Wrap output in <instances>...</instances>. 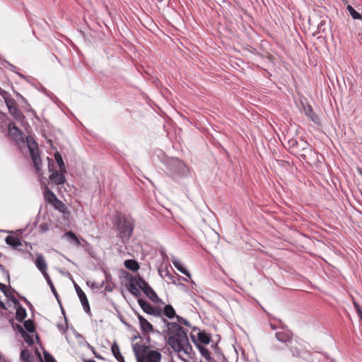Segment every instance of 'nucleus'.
Returning <instances> with one entry per match:
<instances>
[{
  "label": "nucleus",
  "mask_w": 362,
  "mask_h": 362,
  "mask_svg": "<svg viewBox=\"0 0 362 362\" xmlns=\"http://www.w3.org/2000/svg\"><path fill=\"white\" fill-rule=\"evenodd\" d=\"M45 199L49 203L53 204L54 202L58 198L50 189H47L45 191Z\"/></svg>",
  "instance_id": "33"
},
{
  "label": "nucleus",
  "mask_w": 362,
  "mask_h": 362,
  "mask_svg": "<svg viewBox=\"0 0 362 362\" xmlns=\"http://www.w3.org/2000/svg\"><path fill=\"white\" fill-rule=\"evenodd\" d=\"M74 288L76 289L78 297L79 298L80 301L83 305L84 311L86 313L89 314L90 313V308L89 303H88V298H87L85 293L82 291V289L80 288V286L76 284H74Z\"/></svg>",
  "instance_id": "7"
},
{
  "label": "nucleus",
  "mask_w": 362,
  "mask_h": 362,
  "mask_svg": "<svg viewBox=\"0 0 362 362\" xmlns=\"http://www.w3.org/2000/svg\"><path fill=\"white\" fill-rule=\"evenodd\" d=\"M298 141H297L296 139H290V140L288 141V145H289V146H290V147H291V148H293V147H295V146H298Z\"/></svg>",
  "instance_id": "45"
},
{
  "label": "nucleus",
  "mask_w": 362,
  "mask_h": 362,
  "mask_svg": "<svg viewBox=\"0 0 362 362\" xmlns=\"http://www.w3.org/2000/svg\"><path fill=\"white\" fill-rule=\"evenodd\" d=\"M40 230L42 232H46L49 229V226L47 223H42L40 226Z\"/></svg>",
  "instance_id": "43"
},
{
  "label": "nucleus",
  "mask_w": 362,
  "mask_h": 362,
  "mask_svg": "<svg viewBox=\"0 0 362 362\" xmlns=\"http://www.w3.org/2000/svg\"><path fill=\"white\" fill-rule=\"evenodd\" d=\"M138 303L139 306L141 308L144 312L149 315H157V311L156 309L147 301L144 299L139 298Z\"/></svg>",
  "instance_id": "13"
},
{
  "label": "nucleus",
  "mask_w": 362,
  "mask_h": 362,
  "mask_svg": "<svg viewBox=\"0 0 362 362\" xmlns=\"http://www.w3.org/2000/svg\"><path fill=\"white\" fill-rule=\"evenodd\" d=\"M95 356H96L97 358H100V356H99V355H95Z\"/></svg>",
  "instance_id": "56"
},
{
  "label": "nucleus",
  "mask_w": 362,
  "mask_h": 362,
  "mask_svg": "<svg viewBox=\"0 0 362 362\" xmlns=\"http://www.w3.org/2000/svg\"><path fill=\"white\" fill-rule=\"evenodd\" d=\"M169 165L172 174L175 176L182 177L186 175L188 173L187 167L178 158H173Z\"/></svg>",
  "instance_id": "4"
},
{
  "label": "nucleus",
  "mask_w": 362,
  "mask_h": 362,
  "mask_svg": "<svg viewBox=\"0 0 362 362\" xmlns=\"http://www.w3.org/2000/svg\"><path fill=\"white\" fill-rule=\"evenodd\" d=\"M111 351L115 358L118 362H125L124 357L120 353L119 347L116 342H114L111 346Z\"/></svg>",
  "instance_id": "21"
},
{
  "label": "nucleus",
  "mask_w": 362,
  "mask_h": 362,
  "mask_svg": "<svg viewBox=\"0 0 362 362\" xmlns=\"http://www.w3.org/2000/svg\"><path fill=\"white\" fill-rule=\"evenodd\" d=\"M70 243L75 244L76 245H80V241L77 236L72 232L68 231L64 235Z\"/></svg>",
  "instance_id": "30"
},
{
  "label": "nucleus",
  "mask_w": 362,
  "mask_h": 362,
  "mask_svg": "<svg viewBox=\"0 0 362 362\" xmlns=\"http://www.w3.org/2000/svg\"><path fill=\"white\" fill-rule=\"evenodd\" d=\"M303 111L305 115L310 119L314 123L317 124L319 122V118L313 112V108L310 105H307L303 107Z\"/></svg>",
  "instance_id": "17"
},
{
  "label": "nucleus",
  "mask_w": 362,
  "mask_h": 362,
  "mask_svg": "<svg viewBox=\"0 0 362 362\" xmlns=\"http://www.w3.org/2000/svg\"><path fill=\"white\" fill-rule=\"evenodd\" d=\"M153 159H158L162 163L166 162V156L165 153L161 150H157L153 153Z\"/></svg>",
  "instance_id": "34"
},
{
  "label": "nucleus",
  "mask_w": 362,
  "mask_h": 362,
  "mask_svg": "<svg viewBox=\"0 0 362 362\" xmlns=\"http://www.w3.org/2000/svg\"><path fill=\"white\" fill-rule=\"evenodd\" d=\"M44 358L45 362H56L54 357L47 352L44 353Z\"/></svg>",
  "instance_id": "40"
},
{
  "label": "nucleus",
  "mask_w": 362,
  "mask_h": 362,
  "mask_svg": "<svg viewBox=\"0 0 362 362\" xmlns=\"http://www.w3.org/2000/svg\"><path fill=\"white\" fill-rule=\"evenodd\" d=\"M86 362H95L94 360H88V361H86Z\"/></svg>",
  "instance_id": "53"
},
{
  "label": "nucleus",
  "mask_w": 362,
  "mask_h": 362,
  "mask_svg": "<svg viewBox=\"0 0 362 362\" xmlns=\"http://www.w3.org/2000/svg\"><path fill=\"white\" fill-rule=\"evenodd\" d=\"M163 314L169 319H173L177 315L175 311L171 305H166L163 308Z\"/></svg>",
  "instance_id": "29"
},
{
  "label": "nucleus",
  "mask_w": 362,
  "mask_h": 362,
  "mask_svg": "<svg viewBox=\"0 0 362 362\" xmlns=\"http://www.w3.org/2000/svg\"><path fill=\"white\" fill-rule=\"evenodd\" d=\"M138 338H140V336L138 334V335H135L133 338V339H136Z\"/></svg>",
  "instance_id": "51"
},
{
  "label": "nucleus",
  "mask_w": 362,
  "mask_h": 362,
  "mask_svg": "<svg viewBox=\"0 0 362 362\" xmlns=\"http://www.w3.org/2000/svg\"><path fill=\"white\" fill-rule=\"evenodd\" d=\"M211 348H213L215 350L216 352L218 351L217 345L212 344L211 345Z\"/></svg>",
  "instance_id": "49"
},
{
  "label": "nucleus",
  "mask_w": 362,
  "mask_h": 362,
  "mask_svg": "<svg viewBox=\"0 0 362 362\" xmlns=\"http://www.w3.org/2000/svg\"><path fill=\"white\" fill-rule=\"evenodd\" d=\"M143 292L151 301L156 303L159 300L158 295L149 285L143 290Z\"/></svg>",
  "instance_id": "18"
},
{
  "label": "nucleus",
  "mask_w": 362,
  "mask_h": 362,
  "mask_svg": "<svg viewBox=\"0 0 362 362\" xmlns=\"http://www.w3.org/2000/svg\"><path fill=\"white\" fill-rule=\"evenodd\" d=\"M0 267L2 269V268H3V266L0 264Z\"/></svg>",
  "instance_id": "58"
},
{
  "label": "nucleus",
  "mask_w": 362,
  "mask_h": 362,
  "mask_svg": "<svg viewBox=\"0 0 362 362\" xmlns=\"http://www.w3.org/2000/svg\"><path fill=\"white\" fill-rule=\"evenodd\" d=\"M35 265L37 268L41 272L44 277H45L46 274H48L46 272L47 269V264L46 263L45 258L41 254L37 255Z\"/></svg>",
  "instance_id": "12"
},
{
  "label": "nucleus",
  "mask_w": 362,
  "mask_h": 362,
  "mask_svg": "<svg viewBox=\"0 0 362 362\" xmlns=\"http://www.w3.org/2000/svg\"><path fill=\"white\" fill-rule=\"evenodd\" d=\"M168 344L177 353L183 352L191 356L192 347L189 344L187 332L175 322H167Z\"/></svg>",
  "instance_id": "1"
},
{
  "label": "nucleus",
  "mask_w": 362,
  "mask_h": 362,
  "mask_svg": "<svg viewBox=\"0 0 362 362\" xmlns=\"http://www.w3.org/2000/svg\"><path fill=\"white\" fill-rule=\"evenodd\" d=\"M275 336L278 341L284 343L286 346H288V344H293V341L291 340V335L289 332H287V331L277 332H276Z\"/></svg>",
  "instance_id": "10"
},
{
  "label": "nucleus",
  "mask_w": 362,
  "mask_h": 362,
  "mask_svg": "<svg viewBox=\"0 0 362 362\" xmlns=\"http://www.w3.org/2000/svg\"><path fill=\"white\" fill-rule=\"evenodd\" d=\"M130 280L136 284L141 290L145 289L149 284L140 276L130 278Z\"/></svg>",
  "instance_id": "22"
},
{
  "label": "nucleus",
  "mask_w": 362,
  "mask_h": 362,
  "mask_svg": "<svg viewBox=\"0 0 362 362\" xmlns=\"http://www.w3.org/2000/svg\"><path fill=\"white\" fill-rule=\"evenodd\" d=\"M54 158L62 171L66 172L62 156L59 152L55 153Z\"/></svg>",
  "instance_id": "31"
},
{
  "label": "nucleus",
  "mask_w": 362,
  "mask_h": 362,
  "mask_svg": "<svg viewBox=\"0 0 362 362\" xmlns=\"http://www.w3.org/2000/svg\"><path fill=\"white\" fill-rule=\"evenodd\" d=\"M360 173H361V175H362V170H360Z\"/></svg>",
  "instance_id": "57"
},
{
  "label": "nucleus",
  "mask_w": 362,
  "mask_h": 362,
  "mask_svg": "<svg viewBox=\"0 0 362 362\" xmlns=\"http://www.w3.org/2000/svg\"><path fill=\"white\" fill-rule=\"evenodd\" d=\"M128 291L134 296L139 297L141 295L139 288L134 284L132 281L129 279V283L127 285Z\"/></svg>",
  "instance_id": "27"
},
{
  "label": "nucleus",
  "mask_w": 362,
  "mask_h": 362,
  "mask_svg": "<svg viewBox=\"0 0 362 362\" xmlns=\"http://www.w3.org/2000/svg\"><path fill=\"white\" fill-rule=\"evenodd\" d=\"M176 318H177V320L178 322H180V323H181V324H183V325H185V326H189V322H188L186 319H185V318H183V317H180V316H179V315H177V316H176Z\"/></svg>",
  "instance_id": "42"
},
{
  "label": "nucleus",
  "mask_w": 362,
  "mask_h": 362,
  "mask_svg": "<svg viewBox=\"0 0 362 362\" xmlns=\"http://www.w3.org/2000/svg\"><path fill=\"white\" fill-rule=\"evenodd\" d=\"M355 305L356 307L357 313H358V315L360 317L361 315V314H362V309L359 307L358 305L355 304Z\"/></svg>",
  "instance_id": "46"
},
{
  "label": "nucleus",
  "mask_w": 362,
  "mask_h": 362,
  "mask_svg": "<svg viewBox=\"0 0 362 362\" xmlns=\"http://www.w3.org/2000/svg\"><path fill=\"white\" fill-rule=\"evenodd\" d=\"M190 337L196 346L197 344L199 346L207 345L211 341V335L209 333L197 328L194 329L193 333L191 334Z\"/></svg>",
  "instance_id": "3"
},
{
  "label": "nucleus",
  "mask_w": 362,
  "mask_h": 362,
  "mask_svg": "<svg viewBox=\"0 0 362 362\" xmlns=\"http://www.w3.org/2000/svg\"><path fill=\"white\" fill-rule=\"evenodd\" d=\"M26 255L29 258H33V254L30 252H28Z\"/></svg>",
  "instance_id": "50"
},
{
  "label": "nucleus",
  "mask_w": 362,
  "mask_h": 362,
  "mask_svg": "<svg viewBox=\"0 0 362 362\" xmlns=\"http://www.w3.org/2000/svg\"><path fill=\"white\" fill-rule=\"evenodd\" d=\"M66 172L62 171L61 169L59 170H54L49 175L50 180L56 184V185H62L64 184L66 181V178L64 175V173Z\"/></svg>",
  "instance_id": "9"
},
{
  "label": "nucleus",
  "mask_w": 362,
  "mask_h": 362,
  "mask_svg": "<svg viewBox=\"0 0 362 362\" xmlns=\"http://www.w3.org/2000/svg\"><path fill=\"white\" fill-rule=\"evenodd\" d=\"M21 358L22 362H31L30 358V352L28 350L23 349L21 352Z\"/></svg>",
  "instance_id": "38"
},
{
  "label": "nucleus",
  "mask_w": 362,
  "mask_h": 362,
  "mask_svg": "<svg viewBox=\"0 0 362 362\" xmlns=\"http://www.w3.org/2000/svg\"><path fill=\"white\" fill-rule=\"evenodd\" d=\"M6 289H7L6 286L5 284H3L0 283V290L2 292H4Z\"/></svg>",
  "instance_id": "47"
},
{
  "label": "nucleus",
  "mask_w": 362,
  "mask_h": 362,
  "mask_svg": "<svg viewBox=\"0 0 362 362\" xmlns=\"http://www.w3.org/2000/svg\"><path fill=\"white\" fill-rule=\"evenodd\" d=\"M7 279H8V280L9 281L10 277H9V274H8V272H7Z\"/></svg>",
  "instance_id": "54"
},
{
  "label": "nucleus",
  "mask_w": 362,
  "mask_h": 362,
  "mask_svg": "<svg viewBox=\"0 0 362 362\" xmlns=\"http://www.w3.org/2000/svg\"><path fill=\"white\" fill-rule=\"evenodd\" d=\"M17 327L18 329L19 332L21 333L22 335L23 336L25 342L30 345L33 344L34 343L33 337L26 334L23 328L21 325H18Z\"/></svg>",
  "instance_id": "32"
},
{
  "label": "nucleus",
  "mask_w": 362,
  "mask_h": 362,
  "mask_svg": "<svg viewBox=\"0 0 362 362\" xmlns=\"http://www.w3.org/2000/svg\"><path fill=\"white\" fill-rule=\"evenodd\" d=\"M54 209L58 210L59 211H60L61 213L65 214H68V211L66 209V206L64 205V204L61 201L59 200V199H56L54 203L52 204Z\"/></svg>",
  "instance_id": "28"
},
{
  "label": "nucleus",
  "mask_w": 362,
  "mask_h": 362,
  "mask_svg": "<svg viewBox=\"0 0 362 362\" xmlns=\"http://www.w3.org/2000/svg\"><path fill=\"white\" fill-rule=\"evenodd\" d=\"M146 350L147 346L145 345L139 343H136L133 345V351L137 361H139V358H141L146 355Z\"/></svg>",
  "instance_id": "14"
},
{
  "label": "nucleus",
  "mask_w": 362,
  "mask_h": 362,
  "mask_svg": "<svg viewBox=\"0 0 362 362\" xmlns=\"http://www.w3.org/2000/svg\"><path fill=\"white\" fill-rule=\"evenodd\" d=\"M172 263L173 264L174 267L178 270L180 271L181 273H182L183 274H185V276H188V277H190L191 275H190V273L188 272V270L187 269H185L182 262L176 259V258H173L172 259Z\"/></svg>",
  "instance_id": "19"
},
{
  "label": "nucleus",
  "mask_w": 362,
  "mask_h": 362,
  "mask_svg": "<svg viewBox=\"0 0 362 362\" xmlns=\"http://www.w3.org/2000/svg\"><path fill=\"white\" fill-rule=\"evenodd\" d=\"M0 308L6 309L5 304L1 300H0Z\"/></svg>",
  "instance_id": "48"
},
{
  "label": "nucleus",
  "mask_w": 362,
  "mask_h": 362,
  "mask_svg": "<svg viewBox=\"0 0 362 362\" xmlns=\"http://www.w3.org/2000/svg\"><path fill=\"white\" fill-rule=\"evenodd\" d=\"M124 266L128 269L135 272L139 269L138 262L134 259H127L124 262Z\"/></svg>",
  "instance_id": "26"
},
{
  "label": "nucleus",
  "mask_w": 362,
  "mask_h": 362,
  "mask_svg": "<svg viewBox=\"0 0 362 362\" xmlns=\"http://www.w3.org/2000/svg\"><path fill=\"white\" fill-rule=\"evenodd\" d=\"M95 356H96L97 358H100V356H99V355H95Z\"/></svg>",
  "instance_id": "55"
},
{
  "label": "nucleus",
  "mask_w": 362,
  "mask_h": 362,
  "mask_svg": "<svg viewBox=\"0 0 362 362\" xmlns=\"http://www.w3.org/2000/svg\"><path fill=\"white\" fill-rule=\"evenodd\" d=\"M26 310L21 305L18 306L16 309V319L18 322H22L26 317Z\"/></svg>",
  "instance_id": "25"
},
{
  "label": "nucleus",
  "mask_w": 362,
  "mask_h": 362,
  "mask_svg": "<svg viewBox=\"0 0 362 362\" xmlns=\"http://www.w3.org/2000/svg\"><path fill=\"white\" fill-rule=\"evenodd\" d=\"M114 225L117 229V235L122 242L124 243L127 242L134 230V219L129 216L118 214L115 216Z\"/></svg>",
  "instance_id": "2"
},
{
  "label": "nucleus",
  "mask_w": 362,
  "mask_h": 362,
  "mask_svg": "<svg viewBox=\"0 0 362 362\" xmlns=\"http://www.w3.org/2000/svg\"><path fill=\"white\" fill-rule=\"evenodd\" d=\"M28 146L30 151V156L33 160L36 170H40L41 167V158L39 155L37 144L35 141H28Z\"/></svg>",
  "instance_id": "6"
},
{
  "label": "nucleus",
  "mask_w": 362,
  "mask_h": 362,
  "mask_svg": "<svg viewBox=\"0 0 362 362\" xmlns=\"http://www.w3.org/2000/svg\"><path fill=\"white\" fill-rule=\"evenodd\" d=\"M130 280L136 284L141 290L145 289L149 284L140 276L130 278Z\"/></svg>",
  "instance_id": "23"
},
{
  "label": "nucleus",
  "mask_w": 362,
  "mask_h": 362,
  "mask_svg": "<svg viewBox=\"0 0 362 362\" xmlns=\"http://www.w3.org/2000/svg\"><path fill=\"white\" fill-rule=\"evenodd\" d=\"M161 354L157 351H149L145 356L139 358L137 362H160Z\"/></svg>",
  "instance_id": "8"
},
{
  "label": "nucleus",
  "mask_w": 362,
  "mask_h": 362,
  "mask_svg": "<svg viewBox=\"0 0 362 362\" xmlns=\"http://www.w3.org/2000/svg\"><path fill=\"white\" fill-rule=\"evenodd\" d=\"M6 243L13 248H17L21 245V242L18 238L13 235H8L5 239Z\"/></svg>",
  "instance_id": "24"
},
{
  "label": "nucleus",
  "mask_w": 362,
  "mask_h": 362,
  "mask_svg": "<svg viewBox=\"0 0 362 362\" xmlns=\"http://www.w3.org/2000/svg\"><path fill=\"white\" fill-rule=\"evenodd\" d=\"M347 10L354 19H362V16L358 12H357L351 6L349 5L347 6Z\"/></svg>",
  "instance_id": "36"
},
{
  "label": "nucleus",
  "mask_w": 362,
  "mask_h": 362,
  "mask_svg": "<svg viewBox=\"0 0 362 362\" xmlns=\"http://www.w3.org/2000/svg\"><path fill=\"white\" fill-rule=\"evenodd\" d=\"M25 329L30 333H33L35 331V327L34 322L31 320H25L23 323Z\"/></svg>",
  "instance_id": "35"
},
{
  "label": "nucleus",
  "mask_w": 362,
  "mask_h": 362,
  "mask_svg": "<svg viewBox=\"0 0 362 362\" xmlns=\"http://www.w3.org/2000/svg\"><path fill=\"white\" fill-rule=\"evenodd\" d=\"M290 350L293 356L300 357L303 359L308 360L309 354L307 351H302L298 347L291 345Z\"/></svg>",
  "instance_id": "20"
},
{
  "label": "nucleus",
  "mask_w": 362,
  "mask_h": 362,
  "mask_svg": "<svg viewBox=\"0 0 362 362\" xmlns=\"http://www.w3.org/2000/svg\"><path fill=\"white\" fill-rule=\"evenodd\" d=\"M8 132L13 140L18 141L22 138L21 131L16 127L14 122H11L8 125Z\"/></svg>",
  "instance_id": "11"
},
{
  "label": "nucleus",
  "mask_w": 362,
  "mask_h": 362,
  "mask_svg": "<svg viewBox=\"0 0 362 362\" xmlns=\"http://www.w3.org/2000/svg\"><path fill=\"white\" fill-rule=\"evenodd\" d=\"M4 102L8 107L10 115H12L15 119L23 122L25 119V116L23 113L18 109L15 100L9 97Z\"/></svg>",
  "instance_id": "5"
},
{
  "label": "nucleus",
  "mask_w": 362,
  "mask_h": 362,
  "mask_svg": "<svg viewBox=\"0 0 362 362\" xmlns=\"http://www.w3.org/2000/svg\"><path fill=\"white\" fill-rule=\"evenodd\" d=\"M197 348L199 351L202 356L204 357L207 362H216V360L211 356L209 351L204 346L197 344Z\"/></svg>",
  "instance_id": "16"
},
{
  "label": "nucleus",
  "mask_w": 362,
  "mask_h": 362,
  "mask_svg": "<svg viewBox=\"0 0 362 362\" xmlns=\"http://www.w3.org/2000/svg\"><path fill=\"white\" fill-rule=\"evenodd\" d=\"M0 95L3 98L4 101L10 97L9 93L7 91L2 89L1 87H0Z\"/></svg>",
  "instance_id": "41"
},
{
  "label": "nucleus",
  "mask_w": 362,
  "mask_h": 362,
  "mask_svg": "<svg viewBox=\"0 0 362 362\" xmlns=\"http://www.w3.org/2000/svg\"><path fill=\"white\" fill-rule=\"evenodd\" d=\"M3 293L7 298H11L13 300H16L15 297L11 294V293L8 290V288Z\"/></svg>",
  "instance_id": "44"
},
{
  "label": "nucleus",
  "mask_w": 362,
  "mask_h": 362,
  "mask_svg": "<svg viewBox=\"0 0 362 362\" xmlns=\"http://www.w3.org/2000/svg\"><path fill=\"white\" fill-rule=\"evenodd\" d=\"M326 23L327 18L325 19H322L320 22L317 25V30L319 33L325 32L326 30Z\"/></svg>",
  "instance_id": "39"
},
{
  "label": "nucleus",
  "mask_w": 362,
  "mask_h": 362,
  "mask_svg": "<svg viewBox=\"0 0 362 362\" xmlns=\"http://www.w3.org/2000/svg\"><path fill=\"white\" fill-rule=\"evenodd\" d=\"M11 70L12 71H13V69L16 68L15 66H13V65H11Z\"/></svg>",
  "instance_id": "52"
},
{
  "label": "nucleus",
  "mask_w": 362,
  "mask_h": 362,
  "mask_svg": "<svg viewBox=\"0 0 362 362\" xmlns=\"http://www.w3.org/2000/svg\"><path fill=\"white\" fill-rule=\"evenodd\" d=\"M140 327L144 332L148 333L153 330V326L141 315H138Z\"/></svg>",
  "instance_id": "15"
},
{
  "label": "nucleus",
  "mask_w": 362,
  "mask_h": 362,
  "mask_svg": "<svg viewBox=\"0 0 362 362\" xmlns=\"http://www.w3.org/2000/svg\"><path fill=\"white\" fill-rule=\"evenodd\" d=\"M45 279L47 282V284H49V286H50V288L52 290V292L53 293V294L54 295V296L56 297V298L57 299V300L59 302V297H58V294H57V292L52 282V280L49 277V276L48 274H46L45 275Z\"/></svg>",
  "instance_id": "37"
}]
</instances>
